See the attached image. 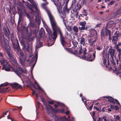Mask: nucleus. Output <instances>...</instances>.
Returning <instances> with one entry per match:
<instances>
[{
  "label": "nucleus",
  "mask_w": 121,
  "mask_h": 121,
  "mask_svg": "<svg viewBox=\"0 0 121 121\" xmlns=\"http://www.w3.org/2000/svg\"><path fill=\"white\" fill-rule=\"evenodd\" d=\"M48 14L49 18L52 28L54 31L52 34H51V31L48 27L46 28V31L49 34V36L51 37L53 40H55L57 37V35L56 32L59 33L60 34V42L63 46L66 44V43L64 39L65 37L62 35V33L59 29L58 28L57 26L56 23L55 21L53 16L49 12H48Z\"/></svg>",
  "instance_id": "1"
},
{
  "label": "nucleus",
  "mask_w": 121,
  "mask_h": 121,
  "mask_svg": "<svg viewBox=\"0 0 121 121\" xmlns=\"http://www.w3.org/2000/svg\"><path fill=\"white\" fill-rule=\"evenodd\" d=\"M0 60L1 64L3 66V69H4L6 71H10L11 68V71L12 72H14L19 77H20V75L22 72H25V71L23 70L18 65H14V66H13L12 67L9 65H6L7 62L4 59H1Z\"/></svg>",
  "instance_id": "2"
},
{
  "label": "nucleus",
  "mask_w": 121,
  "mask_h": 121,
  "mask_svg": "<svg viewBox=\"0 0 121 121\" xmlns=\"http://www.w3.org/2000/svg\"><path fill=\"white\" fill-rule=\"evenodd\" d=\"M94 33H96V31H95ZM97 36L96 34H91L87 36L86 38L88 40V42L91 46H93L96 40Z\"/></svg>",
  "instance_id": "3"
},
{
  "label": "nucleus",
  "mask_w": 121,
  "mask_h": 121,
  "mask_svg": "<svg viewBox=\"0 0 121 121\" xmlns=\"http://www.w3.org/2000/svg\"><path fill=\"white\" fill-rule=\"evenodd\" d=\"M7 48H6L5 49L7 52L9 59L10 62L12 64L16 65L17 64V63L15 59L13 57L12 52L10 51V47L9 45L7 46Z\"/></svg>",
  "instance_id": "4"
},
{
  "label": "nucleus",
  "mask_w": 121,
  "mask_h": 121,
  "mask_svg": "<svg viewBox=\"0 0 121 121\" xmlns=\"http://www.w3.org/2000/svg\"><path fill=\"white\" fill-rule=\"evenodd\" d=\"M34 83L35 84H36L37 85L38 87V90H39V91H40V92L39 93V95H38L37 94L35 93V92L34 91L33 93V95H34V94H35L36 95V97L39 100L41 99L43 102V103L44 104H45L44 102V100H43V99H42V98L41 95H40V92H41L42 93H44L43 91L39 86L38 83H37L36 81L35 80Z\"/></svg>",
  "instance_id": "5"
},
{
  "label": "nucleus",
  "mask_w": 121,
  "mask_h": 121,
  "mask_svg": "<svg viewBox=\"0 0 121 121\" xmlns=\"http://www.w3.org/2000/svg\"><path fill=\"white\" fill-rule=\"evenodd\" d=\"M29 1L32 4L33 6L35 9L36 12L37 14L35 18V21L37 25H39L40 24V20L37 19V17L38 16L39 13V11L37 8V5L36 3H35L33 0H27Z\"/></svg>",
  "instance_id": "6"
},
{
  "label": "nucleus",
  "mask_w": 121,
  "mask_h": 121,
  "mask_svg": "<svg viewBox=\"0 0 121 121\" xmlns=\"http://www.w3.org/2000/svg\"><path fill=\"white\" fill-rule=\"evenodd\" d=\"M102 59L103 60V66L105 65L106 62V59H108L109 58V55L108 53L106 50L104 49L102 52Z\"/></svg>",
  "instance_id": "7"
},
{
  "label": "nucleus",
  "mask_w": 121,
  "mask_h": 121,
  "mask_svg": "<svg viewBox=\"0 0 121 121\" xmlns=\"http://www.w3.org/2000/svg\"><path fill=\"white\" fill-rule=\"evenodd\" d=\"M119 35V32L118 31H116L114 34L115 35L113 37L112 41L115 44L117 43V37Z\"/></svg>",
  "instance_id": "8"
},
{
  "label": "nucleus",
  "mask_w": 121,
  "mask_h": 121,
  "mask_svg": "<svg viewBox=\"0 0 121 121\" xmlns=\"http://www.w3.org/2000/svg\"><path fill=\"white\" fill-rule=\"evenodd\" d=\"M86 51V50H84V51L83 52V53L84 54V56H82V58L83 59H85L89 61H92L93 60L91 59V56L90 55H88V56H85V55L86 54V52H85Z\"/></svg>",
  "instance_id": "9"
},
{
  "label": "nucleus",
  "mask_w": 121,
  "mask_h": 121,
  "mask_svg": "<svg viewBox=\"0 0 121 121\" xmlns=\"http://www.w3.org/2000/svg\"><path fill=\"white\" fill-rule=\"evenodd\" d=\"M21 10H23V12L26 15V16L29 19H30V20H31V17L30 15L28 13H27L26 12L25 10V7L23 5H22V6H21Z\"/></svg>",
  "instance_id": "10"
},
{
  "label": "nucleus",
  "mask_w": 121,
  "mask_h": 121,
  "mask_svg": "<svg viewBox=\"0 0 121 121\" xmlns=\"http://www.w3.org/2000/svg\"><path fill=\"white\" fill-rule=\"evenodd\" d=\"M86 23L85 21L81 22L79 23V25L82 26L81 27H79V29L80 30H84L85 28V25Z\"/></svg>",
  "instance_id": "11"
},
{
  "label": "nucleus",
  "mask_w": 121,
  "mask_h": 121,
  "mask_svg": "<svg viewBox=\"0 0 121 121\" xmlns=\"http://www.w3.org/2000/svg\"><path fill=\"white\" fill-rule=\"evenodd\" d=\"M115 51L113 49L110 48L108 50V53L110 55L111 57L114 56Z\"/></svg>",
  "instance_id": "12"
},
{
  "label": "nucleus",
  "mask_w": 121,
  "mask_h": 121,
  "mask_svg": "<svg viewBox=\"0 0 121 121\" xmlns=\"http://www.w3.org/2000/svg\"><path fill=\"white\" fill-rule=\"evenodd\" d=\"M11 41H12L13 44L14 45V48L15 49L17 50L18 51H19L20 50V48L18 43V42L17 40H15V41L16 42L17 44L16 46L15 45H14L12 40Z\"/></svg>",
  "instance_id": "13"
},
{
  "label": "nucleus",
  "mask_w": 121,
  "mask_h": 121,
  "mask_svg": "<svg viewBox=\"0 0 121 121\" xmlns=\"http://www.w3.org/2000/svg\"><path fill=\"white\" fill-rule=\"evenodd\" d=\"M61 13L62 14H61V17L62 20H63L64 25L65 26V27H66V26L65 22L66 21H65V14L63 13L62 12H61Z\"/></svg>",
  "instance_id": "14"
},
{
  "label": "nucleus",
  "mask_w": 121,
  "mask_h": 121,
  "mask_svg": "<svg viewBox=\"0 0 121 121\" xmlns=\"http://www.w3.org/2000/svg\"><path fill=\"white\" fill-rule=\"evenodd\" d=\"M21 12L19 14V18L18 19V24H20V22L22 20V15L23 14V10H22L21 9H20Z\"/></svg>",
  "instance_id": "15"
},
{
  "label": "nucleus",
  "mask_w": 121,
  "mask_h": 121,
  "mask_svg": "<svg viewBox=\"0 0 121 121\" xmlns=\"http://www.w3.org/2000/svg\"><path fill=\"white\" fill-rule=\"evenodd\" d=\"M46 109L47 111L48 112H49L50 111H54L53 108L49 105L47 106Z\"/></svg>",
  "instance_id": "16"
},
{
  "label": "nucleus",
  "mask_w": 121,
  "mask_h": 121,
  "mask_svg": "<svg viewBox=\"0 0 121 121\" xmlns=\"http://www.w3.org/2000/svg\"><path fill=\"white\" fill-rule=\"evenodd\" d=\"M12 86L13 88H21V86L20 85L17 83H15L12 85Z\"/></svg>",
  "instance_id": "17"
},
{
  "label": "nucleus",
  "mask_w": 121,
  "mask_h": 121,
  "mask_svg": "<svg viewBox=\"0 0 121 121\" xmlns=\"http://www.w3.org/2000/svg\"><path fill=\"white\" fill-rule=\"evenodd\" d=\"M104 97L108 99V100L110 102L113 103H115V101L114 99L112 97L109 96Z\"/></svg>",
  "instance_id": "18"
},
{
  "label": "nucleus",
  "mask_w": 121,
  "mask_h": 121,
  "mask_svg": "<svg viewBox=\"0 0 121 121\" xmlns=\"http://www.w3.org/2000/svg\"><path fill=\"white\" fill-rule=\"evenodd\" d=\"M25 60V59L24 60L22 59V57L20 58L19 59V62H20L21 65L23 67H24Z\"/></svg>",
  "instance_id": "19"
},
{
  "label": "nucleus",
  "mask_w": 121,
  "mask_h": 121,
  "mask_svg": "<svg viewBox=\"0 0 121 121\" xmlns=\"http://www.w3.org/2000/svg\"><path fill=\"white\" fill-rule=\"evenodd\" d=\"M9 88V87H6L1 88L0 89V92H5Z\"/></svg>",
  "instance_id": "20"
},
{
  "label": "nucleus",
  "mask_w": 121,
  "mask_h": 121,
  "mask_svg": "<svg viewBox=\"0 0 121 121\" xmlns=\"http://www.w3.org/2000/svg\"><path fill=\"white\" fill-rule=\"evenodd\" d=\"M65 49L66 50L68 51L69 52L72 53L73 54H75L76 53V52H77L76 51H75L74 52H73L72 51V50L71 49L69 48H65Z\"/></svg>",
  "instance_id": "21"
},
{
  "label": "nucleus",
  "mask_w": 121,
  "mask_h": 121,
  "mask_svg": "<svg viewBox=\"0 0 121 121\" xmlns=\"http://www.w3.org/2000/svg\"><path fill=\"white\" fill-rule=\"evenodd\" d=\"M80 44L82 45H85V42L84 38L82 37L81 38L80 41Z\"/></svg>",
  "instance_id": "22"
},
{
  "label": "nucleus",
  "mask_w": 121,
  "mask_h": 121,
  "mask_svg": "<svg viewBox=\"0 0 121 121\" xmlns=\"http://www.w3.org/2000/svg\"><path fill=\"white\" fill-rule=\"evenodd\" d=\"M67 5H65L64 7L63 11L65 13H68L69 12V9L67 8Z\"/></svg>",
  "instance_id": "23"
},
{
  "label": "nucleus",
  "mask_w": 121,
  "mask_h": 121,
  "mask_svg": "<svg viewBox=\"0 0 121 121\" xmlns=\"http://www.w3.org/2000/svg\"><path fill=\"white\" fill-rule=\"evenodd\" d=\"M4 33L6 37L9 38L10 35L9 31H8L7 30H4Z\"/></svg>",
  "instance_id": "24"
},
{
  "label": "nucleus",
  "mask_w": 121,
  "mask_h": 121,
  "mask_svg": "<svg viewBox=\"0 0 121 121\" xmlns=\"http://www.w3.org/2000/svg\"><path fill=\"white\" fill-rule=\"evenodd\" d=\"M111 32L110 30L108 29H106L105 32V35L106 36H108L111 34Z\"/></svg>",
  "instance_id": "25"
},
{
  "label": "nucleus",
  "mask_w": 121,
  "mask_h": 121,
  "mask_svg": "<svg viewBox=\"0 0 121 121\" xmlns=\"http://www.w3.org/2000/svg\"><path fill=\"white\" fill-rule=\"evenodd\" d=\"M114 117L116 121H118L120 119V117L119 115H117L116 117L115 115H114Z\"/></svg>",
  "instance_id": "26"
},
{
  "label": "nucleus",
  "mask_w": 121,
  "mask_h": 121,
  "mask_svg": "<svg viewBox=\"0 0 121 121\" xmlns=\"http://www.w3.org/2000/svg\"><path fill=\"white\" fill-rule=\"evenodd\" d=\"M44 31V29L43 28H41L40 30V31L39 32V34L41 37H42V35L43 34Z\"/></svg>",
  "instance_id": "27"
},
{
  "label": "nucleus",
  "mask_w": 121,
  "mask_h": 121,
  "mask_svg": "<svg viewBox=\"0 0 121 121\" xmlns=\"http://www.w3.org/2000/svg\"><path fill=\"white\" fill-rule=\"evenodd\" d=\"M24 47L26 51H28L29 48V45L28 44H27V45H24Z\"/></svg>",
  "instance_id": "28"
},
{
  "label": "nucleus",
  "mask_w": 121,
  "mask_h": 121,
  "mask_svg": "<svg viewBox=\"0 0 121 121\" xmlns=\"http://www.w3.org/2000/svg\"><path fill=\"white\" fill-rule=\"evenodd\" d=\"M29 25L32 27H34L35 26V24L33 23V21L31 20H30Z\"/></svg>",
  "instance_id": "29"
},
{
  "label": "nucleus",
  "mask_w": 121,
  "mask_h": 121,
  "mask_svg": "<svg viewBox=\"0 0 121 121\" xmlns=\"http://www.w3.org/2000/svg\"><path fill=\"white\" fill-rule=\"evenodd\" d=\"M38 57V53L37 52L35 53V55L33 58V59L34 60V59L35 60L36 62V61Z\"/></svg>",
  "instance_id": "30"
},
{
  "label": "nucleus",
  "mask_w": 121,
  "mask_h": 121,
  "mask_svg": "<svg viewBox=\"0 0 121 121\" xmlns=\"http://www.w3.org/2000/svg\"><path fill=\"white\" fill-rule=\"evenodd\" d=\"M73 30L74 32L76 33L78 31V29L77 27L75 26H74L73 28Z\"/></svg>",
  "instance_id": "31"
},
{
  "label": "nucleus",
  "mask_w": 121,
  "mask_h": 121,
  "mask_svg": "<svg viewBox=\"0 0 121 121\" xmlns=\"http://www.w3.org/2000/svg\"><path fill=\"white\" fill-rule=\"evenodd\" d=\"M110 61L111 63L114 65H115L116 63L113 60V57H111L110 58Z\"/></svg>",
  "instance_id": "32"
},
{
  "label": "nucleus",
  "mask_w": 121,
  "mask_h": 121,
  "mask_svg": "<svg viewBox=\"0 0 121 121\" xmlns=\"http://www.w3.org/2000/svg\"><path fill=\"white\" fill-rule=\"evenodd\" d=\"M28 9H30L29 12L30 13H33V14H34L35 13L34 12L33 10L32 9V8L31 7H28Z\"/></svg>",
  "instance_id": "33"
},
{
  "label": "nucleus",
  "mask_w": 121,
  "mask_h": 121,
  "mask_svg": "<svg viewBox=\"0 0 121 121\" xmlns=\"http://www.w3.org/2000/svg\"><path fill=\"white\" fill-rule=\"evenodd\" d=\"M103 118L104 121H110V119H108V117L106 116L103 117Z\"/></svg>",
  "instance_id": "34"
},
{
  "label": "nucleus",
  "mask_w": 121,
  "mask_h": 121,
  "mask_svg": "<svg viewBox=\"0 0 121 121\" xmlns=\"http://www.w3.org/2000/svg\"><path fill=\"white\" fill-rule=\"evenodd\" d=\"M88 13L87 10L84 9L83 12V15L86 16L88 15Z\"/></svg>",
  "instance_id": "35"
},
{
  "label": "nucleus",
  "mask_w": 121,
  "mask_h": 121,
  "mask_svg": "<svg viewBox=\"0 0 121 121\" xmlns=\"http://www.w3.org/2000/svg\"><path fill=\"white\" fill-rule=\"evenodd\" d=\"M101 39L102 40H103L105 38V36L103 33V31L101 33Z\"/></svg>",
  "instance_id": "36"
},
{
  "label": "nucleus",
  "mask_w": 121,
  "mask_h": 121,
  "mask_svg": "<svg viewBox=\"0 0 121 121\" xmlns=\"http://www.w3.org/2000/svg\"><path fill=\"white\" fill-rule=\"evenodd\" d=\"M56 111L57 112H60L62 113L64 112V110L63 109L61 110L60 109H57L56 110Z\"/></svg>",
  "instance_id": "37"
},
{
  "label": "nucleus",
  "mask_w": 121,
  "mask_h": 121,
  "mask_svg": "<svg viewBox=\"0 0 121 121\" xmlns=\"http://www.w3.org/2000/svg\"><path fill=\"white\" fill-rule=\"evenodd\" d=\"M118 52V56L119 57V59H120L121 57V50H119L117 51Z\"/></svg>",
  "instance_id": "38"
},
{
  "label": "nucleus",
  "mask_w": 121,
  "mask_h": 121,
  "mask_svg": "<svg viewBox=\"0 0 121 121\" xmlns=\"http://www.w3.org/2000/svg\"><path fill=\"white\" fill-rule=\"evenodd\" d=\"M82 100L83 102L85 104L86 106V105H87V104L86 103V98L85 97H83L82 98Z\"/></svg>",
  "instance_id": "39"
},
{
  "label": "nucleus",
  "mask_w": 121,
  "mask_h": 121,
  "mask_svg": "<svg viewBox=\"0 0 121 121\" xmlns=\"http://www.w3.org/2000/svg\"><path fill=\"white\" fill-rule=\"evenodd\" d=\"M114 47L116 49L117 51H118L119 50H121V49L119 48V46L118 45H115Z\"/></svg>",
  "instance_id": "40"
},
{
  "label": "nucleus",
  "mask_w": 121,
  "mask_h": 121,
  "mask_svg": "<svg viewBox=\"0 0 121 121\" xmlns=\"http://www.w3.org/2000/svg\"><path fill=\"white\" fill-rule=\"evenodd\" d=\"M96 49L98 50H100L102 48V46H97L96 47Z\"/></svg>",
  "instance_id": "41"
},
{
  "label": "nucleus",
  "mask_w": 121,
  "mask_h": 121,
  "mask_svg": "<svg viewBox=\"0 0 121 121\" xmlns=\"http://www.w3.org/2000/svg\"><path fill=\"white\" fill-rule=\"evenodd\" d=\"M68 31H70L71 30V27L70 26H68V27H66Z\"/></svg>",
  "instance_id": "42"
},
{
  "label": "nucleus",
  "mask_w": 121,
  "mask_h": 121,
  "mask_svg": "<svg viewBox=\"0 0 121 121\" xmlns=\"http://www.w3.org/2000/svg\"><path fill=\"white\" fill-rule=\"evenodd\" d=\"M57 104L59 105V106H62V107H64L65 105L61 103H60L59 102H57Z\"/></svg>",
  "instance_id": "43"
},
{
  "label": "nucleus",
  "mask_w": 121,
  "mask_h": 121,
  "mask_svg": "<svg viewBox=\"0 0 121 121\" xmlns=\"http://www.w3.org/2000/svg\"><path fill=\"white\" fill-rule=\"evenodd\" d=\"M42 0L46 2V3L45 4L43 3L42 4V6L43 7H44L47 4H48V3L46 2V0L45 1H43V0Z\"/></svg>",
  "instance_id": "44"
},
{
  "label": "nucleus",
  "mask_w": 121,
  "mask_h": 121,
  "mask_svg": "<svg viewBox=\"0 0 121 121\" xmlns=\"http://www.w3.org/2000/svg\"><path fill=\"white\" fill-rule=\"evenodd\" d=\"M95 112L94 111H93L92 113V117L93 118L94 121H95V119L94 118V117L95 116Z\"/></svg>",
  "instance_id": "45"
},
{
  "label": "nucleus",
  "mask_w": 121,
  "mask_h": 121,
  "mask_svg": "<svg viewBox=\"0 0 121 121\" xmlns=\"http://www.w3.org/2000/svg\"><path fill=\"white\" fill-rule=\"evenodd\" d=\"M115 2L113 0H112L111 1L110 3L108 4L109 5H111Z\"/></svg>",
  "instance_id": "46"
},
{
  "label": "nucleus",
  "mask_w": 121,
  "mask_h": 121,
  "mask_svg": "<svg viewBox=\"0 0 121 121\" xmlns=\"http://www.w3.org/2000/svg\"><path fill=\"white\" fill-rule=\"evenodd\" d=\"M8 111H7L6 112H5L3 113L2 116L3 117H4L5 115H6L7 112H8Z\"/></svg>",
  "instance_id": "47"
},
{
  "label": "nucleus",
  "mask_w": 121,
  "mask_h": 121,
  "mask_svg": "<svg viewBox=\"0 0 121 121\" xmlns=\"http://www.w3.org/2000/svg\"><path fill=\"white\" fill-rule=\"evenodd\" d=\"M8 85V84L7 83L6 84H3L1 85H0V87H1L2 86H5Z\"/></svg>",
  "instance_id": "48"
},
{
  "label": "nucleus",
  "mask_w": 121,
  "mask_h": 121,
  "mask_svg": "<svg viewBox=\"0 0 121 121\" xmlns=\"http://www.w3.org/2000/svg\"><path fill=\"white\" fill-rule=\"evenodd\" d=\"M48 103L50 104H54V101H48Z\"/></svg>",
  "instance_id": "49"
},
{
  "label": "nucleus",
  "mask_w": 121,
  "mask_h": 121,
  "mask_svg": "<svg viewBox=\"0 0 121 121\" xmlns=\"http://www.w3.org/2000/svg\"><path fill=\"white\" fill-rule=\"evenodd\" d=\"M115 101L116 102V103L117 104H118L119 105H120V104L118 101L116 99H115Z\"/></svg>",
  "instance_id": "50"
},
{
  "label": "nucleus",
  "mask_w": 121,
  "mask_h": 121,
  "mask_svg": "<svg viewBox=\"0 0 121 121\" xmlns=\"http://www.w3.org/2000/svg\"><path fill=\"white\" fill-rule=\"evenodd\" d=\"M114 108H115V109L116 110H118V107L116 105H115L114 106Z\"/></svg>",
  "instance_id": "51"
},
{
  "label": "nucleus",
  "mask_w": 121,
  "mask_h": 121,
  "mask_svg": "<svg viewBox=\"0 0 121 121\" xmlns=\"http://www.w3.org/2000/svg\"><path fill=\"white\" fill-rule=\"evenodd\" d=\"M69 112H70L69 111H68L65 112V113L66 115H68L69 114Z\"/></svg>",
  "instance_id": "52"
},
{
  "label": "nucleus",
  "mask_w": 121,
  "mask_h": 121,
  "mask_svg": "<svg viewBox=\"0 0 121 121\" xmlns=\"http://www.w3.org/2000/svg\"><path fill=\"white\" fill-rule=\"evenodd\" d=\"M114 105H110V108H111L114 109Z\"/></svg>",
  "instance_id": "53"
},
{
  "label": "nucleus",
  "mask_w": 121,
  "mask_h": 121,
  "mask_svg": "<svg viewBox=\"0 0 121 121\" xmlns=\"http://www.w3.org/2000/svg\"><path fill=\"white\" fill-rule=\"evenodd\" d=\"M69 0H66V2H65V5H67L68 4L69 2Z\"/></svg>",
  "instance_id": "54"
},
{
  "label": "nucleus",
  "mask_w": 121,
  "mask_h": 121,
  "mask_svg": "<svg viewBox=\"0 0 121 121\" xmlns=\"http://www.w3.org/2000/svg\"><path fill=\"white\" fill-rule=\"evenodd\" d=\"M93 104H92V105L89 107V109L90 110H91L92 108L93 107Z\"/></svg>",
  "instance_id": "55"
},
{
  "label": "nucleus",
  "mask_w": 121,
  "mask_h": 121,
  "mask_svg": "<svg viewBox=\"0 0 121 121\" xmlns=\"http://www.w3.org/2000/svg\"><path fill=\"white\" fill-rule=\"evenodd\" d=\"M95 109L97 111H99V108L97 107H95Z\"/></svg>",
  "instance_id": "56"
},
{
  "label": "nucleus",
  "mask_w": 121,
  "mask_h": 121,
  "mask_svg": "<svg viewBox=\"0 0 121 121\" xmlns=\"http://www.w3.org/2000/svg\"><path fill=\"white\" fill-rule=\"evenodd\" d=\"M118 12V13H121V9H119Z\"/></svg>",
  "instance_id": "57"
},
{
  "label": "nucleus",
  "mask_w": 121,
  "mask_h": 121,
  "mask_svg": "<svg viewBox=\"0 0 121 121\" xmlns=\"http://www.w3.org/2000/svg\"><path fill=\"white\" fill-rule=\"evenodd\" d=\"M82 50V49L81 48L80 51L79 52H78V53L79 54H80L81 53V50Z\"/></svg>",
  "instance_id": "58"
},
{
  "label": "nucleus",
  "mask_w": 121,
  "mask_h": 121,
  "mask_svg": "<svg viewBox=\"0 0 121 121\" xmlns=\"http://www.w3.org/2000/svg\"><path fill=\"white\" fill-rule=\"evenodd\" d=\"M109 40H111V34L109 35Z\"/></svg>",
  "instance_id": "59"
},
{
  "label": "nucleus",
  "mask_w": 121,
  "mask_h": 121,
  "mask_svg": "<svg viewBox=\"0 0 121 121\" xmlns=\"http://www.w3.org/2000/svg\"><path fill=\"white\" fill-rule=\"evenodd\" d=\"M93 55L94 57V58H95V54L94 52H93Z\"/></svg>",
  "instance_id": "60"
},
{
  "label": "nucleus",
  "mask_w": 121,
  "mask_h": 121,
  "mask_svg": "<svg viewBox=\"0 0 121 121\" xmlns=\"http://www.w3.org/2000/svg\"><path fill=\"white\" fill-rule=\"evenodd\" d=\"M9 116H9V115L8 116H7V118L8 119H11L9 117Z\"/></svg>",
  "instance_id": "61"
},
{
  "label": "nucleus",
  "mask_w": 121,
  "mask_h": 121,
  "mask_svg": "<svg viewBox=\"0 0 121 121\" xmlns=\"http://www.w3.org/2000/svg\"><path fill=\"white\" fill-rule=\"evenodd\" d=\"M78 12H77L76 13V16L77 17L78 15Z\"/></svg>",
  "instance_id": "62"
},
{
  "label": "nucleus",
  "mask_w": 121,
  "mask_h": 121,
  "mask_svg": "<svg viewBox=\"0 0 121 121\" xmlns=\"http://www.w3.org/2000/svg\"><path fill=\"white\" fill-rule=\"evenodd\" d=\"M108 111L109 112H111V111L112 110L111 109L108 108Z\"/></svg>",
  "instance_id": "63"
},
{
  "label": "nucleus",
  "mask_w": 121,
  "mask_h": 121,
  "mask_svg": "<svg viewBox=\"0 0 121 121\" xmlns=\"http://www.w3.org/2000/svg\"><path fill=\"white\" fill-rule=\"evenodd\" d=\"M120 68L121 69V62L119 63Z\"/></svg>",
  "instance_id": "64"
}]
</instances>
